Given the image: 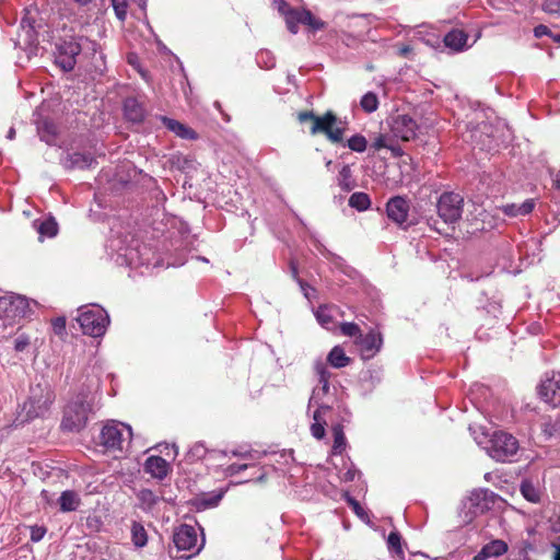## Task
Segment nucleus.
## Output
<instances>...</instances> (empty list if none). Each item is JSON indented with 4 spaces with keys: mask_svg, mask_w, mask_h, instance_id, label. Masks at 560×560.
Wrapping results in <instances>:
<instances>
[{
    "mask_svg": "<svg viewBox=\"0 0 560 560\" xmlns=\"http://www.w3.org/2000/svg\"><path fill=\"white\" fill-rule=\"evenodd\" d=\"M52 329L56 335H63L66 330V319L63 317H57L52 320Z\"/></svg>",
    "mask_w": 560,
    "mask_h": 560,
    "instance_id": "47",
    "label": "nucleus"
},
{
    "mask_svg": "<svg viewBox=\"0 0 560 560\" xmlns=\"http://www.w3.org/2000/svg\"><path fill=\"white\" fill-rule=\"evenodd\" d=\"M508 551V544L501 539H494L485 545L474 557V560H487L491 557L502 556Z\"/></svg>",
    "mask_w": 560,
    "mask_h": 560,
    "instance_id": "21",
    "label": "nucleus"
},
{
    "mask_svg": "<svg viewBox=\"0 0 560 560\" xmlns=\"http://www.w3.org/2000/svg\"><path fill=\"white\" fill-rule=\"evenodd\" d=\"M161 120L170 131L174 132L176 136L183 139L195 140L198 138V135L190 127L182 124L178 120L165 116H162Z\"/></svg>",
    "mask_w": 560,
    "mask_h": 560,
    "instance_id": "22",
    "label": "nucleus"
},
{
    "mask_svg": "<svg viewBox=\"0 0 560 560\" xmlns=\"http://www.w3.org/2000/svg\"><path fill=\"white\" fill-rule=\"evenodd\" d=\"M411 51V48L409 46H404L399 49V54L404 57L408 56V54Z\"/></svg>",
    "mask_w": 560,
    "mask_h": 560,
    "instance_id": "57",
    "label": "nucleus"
},
{
    "mask_svg": "<svg viewBox=\"0 0 560 560\" xmlns=\"http://www.w3.org/2000/svg\"><path fill=\"white\" fill-rule=\"evenodd\" d=\"M276 3L278 5L279 12L284 16L285 21L288 12L295 11V9L290 8V5L284 0H277Z\"/></svg>",
    "mask_w": 560,
    "mask_h": 560,
    "instance_id": "51",
    "label": "nucleus"
},
{
    "mask_svg": "<svg viewBox=\"0 0 560 560\" xmlns=\"http://www.w3.org/2000/svg\"><path fill=\"white\" fill-rule=\"evenodd\" d=\"M139 499L143 503L149 504V505H154L158 502L156 494L152 490H149V489L141 490L139 493Z\"/></svg>",
    "mask_w": 560,
    "mask_h": 560,
    "instance_id": "43",
    "label": "nucleus"
},
{
    "mask_svg": "<svg viewBox=\"0 0 560 560\" xmlns=\"http://www.w3.org/2000/svg\"><path fill=\"white\" fill-rule=\"evenodd\" d=\"M340 330L345 336L355 337V339H358L361 334L360 327L354 323H342L340 325Z\"/></svg>",
    "mask_w": 560,
    "mask_h": 560,
    "instance_id": "41",
    "label": "nucleus"
},
{
    "mask_svg": "<svg viewBox=\"0 0 560 560\" xmlns=\"http://www.w3.org/2000/svg\"><path fill=\"white\" fill-rule=\"evenodd\" d=\"M77 320L84 335L101 337L106 332L109 316L105 310L94 305L92 308H81Z\"/></svg>",
    "mask_w": 560,
    "mask_h": 560,
    "instance_id": "7",
    "label": "nucleus"
},
{
    "mask_svg": "<svg viewBox=\"0 0 560 560\" xmlns=\"http://www.w3.org/2000/svg\"><path fill=\"white\" fill-rule=\"evenodd\" d=\"M37 231L42 236L54 237L58 232V225L55 220L48 219L39 224Z\"/></svg>",
    "mask_w": 560,
    "mask_h": 560,
    "instance_id": "38",
    "label": "nucleus"
},
{
    "mask_svg": "<svg viewBox=\"0 0 560 560\" xmlns=\"http://www.w3.org/2000/svg\"><path fill=\"white\" fill-rule=\"evenodd\" d=\"M371 205L370 197L365 192H353L349 198V206L359 211L366 210Z\"/></svg>",
    "mask_w": 560,
    "mask_h": 560,
    "instance_id": "34",
    "label": "nucleus"
},
{
    "mask_svg": "<svg viewBox=\"0 0 560 560\" xmlns=\"http://www.w3.org/2000/svg\"><path fill=\"white\" fill-rule=\"evenodd\" d=\"M275 66V60L273 58H269L268 61H266V68H272Z\"/></svg>",
    "mask_w": 560,
    "mask_h": 560,
    "instance_id": "60",
    "label": "nucleus"
},
{
    "mask_svg": "<svg viewBox=\"0 0 560 560\" xmlns=\"http://www.w3.org/2000/svg\"><path fill=\"white\" fill-rule=\"evenodd\" d=\"M31 302L21 295L0 298V326H14L21 318L30 315Z\"/></svg>",
    "mask_w": 560,
    "mask_h": 560,
    "instance_id": "5",
    "label": "nucleus"
},
{
    "mask_svg": "<svg viewBox=\"0 0 560 560\" xmlns=\"http://www.w3.org/2000/svg\"><path fill=\"white\" fill-rule=\"evenodd\" d=\"M247 467H248L247 464H240V465L232 464V465H230V466H228L225 468V475L226 476H234V475H236V474L247 469Z\"/></svg>",
    "mask_w": 560,
    "mask_h": 560,
    "instance_id": "48",
    "label": "nucleus"
},
{
    "mask_svg": "<svg viewBox=\"0 0 560 560\" xmlns=\"http://www.w3.org/2000/svg\"><path fill=\"white\" fill-rule=\"evenodd\" d=\"M80 55V46L75 39L63 40L56 46L55 61L66 72L71 71Z\"/></svg>",
    "mask_w": 560,
    "mask_h": 560,
    "instance_id": "13",
    "label": "nucleus"
},
{
    "mask_svg": "<svg viewBox=\"0 0 560 560\" xmlns=\"http://www.w3.org/2000/svg\"><path fill=\"white\" fill-rule=\"evenodd\" d=\"M555 186L556 188L560 189V172L556 175Z\"/></svg>",
    "mask_w": 560,
    "mask_h": 560,
    "instance_id": "59",
    "label": "nucleus"
},
{
    "mask_svg": "<svg viewBox=\"0 0 560 560\" xmlns=\"http://www.w3.org/2000/svg\"><path fill=\"white\" fill-rule=\"evenodd\" d=\"M144 470L151 477L162 480L170 472V464L161 456H150L144 463Z\"/></svg>",
    "mask_w": 560,
    "mask_h": 560,
    "instance_id": "18",
    "label": "nucleus"
},
{
    "mask_svg": "<svg viewBox=\"0 0 560 560\" xmlns=\"http://www.w3.org/2000/svg\"><path fill=\"white\" fill-rule=\"evenodd\" d=\"M37 130L40 139L46 143L51 144L55 141L57 126L52 121L48 119L42 120L38 124Z\"/></svg>",
    "mask_w": 560,
    "mask_h": 560,
    "instance_id": "28",
    "label": "nucleus"
},
{
    "mask_svg": "<svg viewBox=\"0 0 560 560\" xmlns=\"http://www.w3.org/2000/svg\"><path fill=\"white\" fill-rule=\"evenodd\" d=\"M94 404L95 395L93 393L79 394L65 408L61 429L70 432L81 431L86 425L90 413L93 412Z\"/></svg>",
    "mask_w": 560,
    "mask_h": 560,
    "instance_id": "3",
    "label": "nucleus"
},
{
    "mask_svg": "<svg viewBox=\"0 0 560 560\" xmlns=\"http://www.w3.org/2000/svg\"><path fill=\"white\" fill-rule=\"evenodd\" d=\"M206 453V447L202 444L197 443L190 448L189 456L194 459H201L205 457Z\"/></svg>",
    "mask_w": 560,
    "mask_h": 560,
    "instance_id": "46",
    "label": "nucleus"
},
{
    "mask_svg": "<svg viewBox=\"0 0 560 560\" xmlns=\"http://www.w3.org/2000/svg\"><path fill=\"white\" fill-rule=\"evenodd\" d=\"M347 501H348L349 505L352 508V510L354 511V513L359 517L363 518L365 515V512H364L363 508L359 504V502L353 498H348Z\"/></svg>",
    "mask_w": 560,
    "mask_h": 560,
    "instance_id": "50",
    "label": "nucleus"
},
{
    "mask_svg": "<svg viewBox=\"0 0 560 560\" xmlns=\"http://www.w3.org/2000/svg\"><path fill=\"white\" fill-rule=\"evenodd\" d=\"M126 118L132 122H141L145 116V108L136 97H127L124 102Z\"/></svg>",
    "mask_w": 560,
    "mask_h": 560,
    "instance_id": "20",
    "label": "nucleus"
},
{
    "mask_svg": "<svg viewBox=\"0 0 560 560\" xmlns=\"http://www.w3.org/2000/svg\"><path fill=\"white\" fill-rule=\"evenodd\" d=\"M330 311L331 307L324 305L319 306L315 313L318 323L325 328H328L329 325L332 323V316L330 314Z\"/></svg>",
    "mask_w": 560,
    "mask_h": 560,
    "instance_id": "39",
    "label": "nucleus"
},
{
    "mask_svg": "<svg viewBox=\"0 0 560 560\" xmlns=\"http://www.w3.org/2000/svg\"><path fill=\"white\" fill-rule=\"evenodd\" d=\"M338 184L341 189L349 191L354 187L349 165H343L338 175Z\"/></svg>",
    "mask_w": 560,
    "mask_h": 560,
    "instance_id": "35",
    "label": "nucleus"
},
{
    "mask_svg": "<svg viewBox=\"0 0 560 560\" xmlns=\"http://www.w3.org/2000/svg\"><path fill=\"white\" fill-rule=\"evenodd\" d=\"M30 345L27 336L21 335L15 339L14 349L19 352L23 351Z\"/></svg>",
    "mask_w": 560,
    "mask_h": 560,
    "instance_id": "49",
    "label": "nucleus"
},
{
    "mask_svg": "<svg viewBox=\"0 0 560 560\" xmlns=\"http://www.w3.org/2000/svg\"><path fill=\"white\" fill-rule=\"evenodd\" d=\"M498 495L488 489H477L470 492L463 504V522L469 524L480 514H483L492 508Z\"/></svg>",
    "mask_w": 560,
    "mask_h": 560,
    "instance_id": "8",
    "label": "nucleus"
},
{
    "mask_svg": "<svg viewBox=\"0 0 560 560\" xmlns=\"http://www.w3.org/2000/svg\"><path fill=\"white\" fill-rule=\"evenodd\" d=\"M327 361L331 366L341 369L349 364L350 358L346 355L342 348L336 346L328 353Z\"/></svg>",
    "mask_w": 560,
    "mask_h": 560,
    "instance_id": "29",
    "label": "nucleus"
},
{
    "mask_svg": "<svg viewBox=\"0 0 560 560\" xmlns=\"http://www.w3.org/2000/svg\"><path fill=\"white\" fill-rule=\"evenodd\" d=\"M231 454L233 456H236V457H240V458H244V459H249V458H254V453L253 451H240V450H233L231 451Z\"/></svg>",
    "mask_w": 560,
    "mask_h": 560,
    "instance_id": "52",
    "label": "nucleus"
},
{
    "mask_svg": "<svg viewBox=\"0 0 560 560\" xmlns=\"http://www.w3.org/2000/svg\"><path fill=\"white\" fill-rule=\"evenodd\" d=\"M355 345L359 347L362 359H372L383 346L382 334L374 329H371L366 335L360 334L355 339Z\"/></svg>",
    "mask_w": 560,
    "mask_h": 560,
    "instance_id": "16",
    "label": "nucleus"
},
{
    "mask_svg": "<svg viewBox=\"0 0 560 560\" xmlns=\"http://www.w3.org/2000/svg\"><path fill=\"white\" fill-rule=\"evenodd\" d=\"M300 122L312 121L311 133H324L332 143L343 140L347 122L339 120L337 116L327 112L323 116H316L313 112H301L298 114Z\"/></svg>",
    "mask_w": 560,
    "mask_h": 560,
    "instance_id": "4",
    "label": "nucleus"
},
{
    "mask_svg": "<svg viewBox=\"0 0 560 560\" xmlns=\"http://www.w3.org/2000/svg\"><path fill=\"white\" fill-rule=\"evenodd\" d=\"M21 27L25 31L28 42L34 40L35 27L31 22V19L24 16L21 21Z\"/></svg>",
    "mask_w": 560,
    "mask_h": 560,
    "instance_id": "44",
    "label": "nucleus"
},
{
    "mask_svg": "<svg viewBox=\"0 0 560 560\" xmlns=\"http://www.w3.org/2000/svg\"><path fill=\"white\" fill-rule=\"evenodd\" d=\"M464 198L456 192H443L436 202L439 217L447 224H453L462 218Z\"/></svg>",
    "mask_w": 560,
    "mask_h": 560,
    "instance_id": "9",
    "label": "nucleus"
},
{
    "mask_svg": "<svg viewBox=\"0 0 560 560\" xmlns=\"http://www.w3.org/2000/svg\"><path fill=\"white\" fill-rule=\"evenodd\" d=\"M518 441L510 433L495 431L490 436L485 450L498 462H511L517 454Z\"/></svg>",
    "mask_w": 560,
    "mask_h": 560,
    "instance_id": "6",
    "label": "nucleus"
},
{
    "mask_svg": "<svg viewBox=\"0 0 560 560\" xmlns=\"http://www.w3.org/2000/svg\"><path fill=\"white\" fill-rule=\"evenodd\" d=\"M387 547L392 556L397 560H404L405 553L401 545V536L398 532H392L387 537Z\"/></svg>",
    "mask_w": 560,
    "mask_h": 560,
    "instance_id": "27",
    "label": "nucleus"
},
{
    "mask_svg": "<svg viewBox=\"0 0 560 560\" xmlns=\"http://www.w3.org/2000/svg\"><path fill=\"white\" fill-rule=\"evenodd\" d=\"M332 435H334L332 453L341 454L346 448L347 442H346L343 429L340 424H336L332 427Z\"/></svg>",
    "mask_w": 560,
    "mask_h": 560,
    "instance_id": "32",
    "label": "nucleus"
},
{
    "mask_svg": "<svg viewBox=\"0 0 560 560\" xmlns=\"http://www.w3.org/2000/svg\"><path fill=\"white\" fill-rule=\"evenodd\" d=\"M95 163V159L91 153L73 152L68 154L63 164L68 168H90Z\"/></svg>",
    "mask_w": 560,
    "mask_h": 560,
    "instance_id": "23",
    "label": "nucleus"
},
{
    "mask_svg": "<svg viewBox=\"0 0 560 560\" xmlns=\"http://www.w3.org/2000/svg\"><path fill=\"white\" fill-rule=\"evenodd\" d=\"M58 502L60 505V511L72 512L79 508L81 499L75 491L66 490L60 494Z\"/></svg>",
    "mask_w": 560,
    "mask_h": 560,
    "instance_id": "25",
    "label": "nucleus"
},
{
    "mask_svg": "<svg viewBox=\"0 0 560 560\" xmlns=\"http://www.w3.org/2000/svg\"><path fill=\"white\" fill-rule=\"evenodd\" d=\"M553 39H555L556 42H560V34L555 35V36H553Z\"/></svg>",
    "mask_w": 560,
    "mask_h": 560,
    "instance_id": "61",
    "label": "nucleus"
},
{
    "mask_svg": "<svg viewBox=\"0 0 560 560\" xmlns=\"http://www.w3.org/2000/svg\"><path fill=\"white\" fill-rule=\"evenodd\" d=\"M223 492H219L215 495H212L210 499L206 501L207 506H215L222 499Z\"/></svg>",
    "mask_w": 560,
    "mask_h": 560,
    "instance_id": "54",
    "label": "nucleus"
},
{
    "mask_svg": "<svg viewBox=\"0 0 560 560\" xmlns=\"http://www.w3.org/2000/svg\"><path fill=\"white\" fill-rule=\"evenodd\" d=\"M112 5L117 19L124 21L127 15L128 0H112Z\"/></svg>",
    "mask_w": 560,
    "mask_h": 560,
    "instance_id": "40",
    "label": "nucleus"
},
{
    "mask_svg": "<svg viewBox=\"0 0 560 560\" xmlns=\"http://www.w3.org/2000/svg\"><path fill=\"white\" fill-rule=\"evenodd\" d=\"M535 207L534 199H527L521 205L509 203L502 207L504 214L509 217L526 215L533 211Z\"/></svg>",
    "mask_w": 560,
    "mask_h": 560,
    "instance_id": "26",
    "label": "nucleus"
},
{
    "mask_svg": "<svg viewBox=\"0 0 560 560\" xmlns=\"http://www.w3.org/2000/svg\"><path fill=\"white\" fill-rule=\"evenodd\" d=\"M268 58H270L269 54L267 51H261L257 56V61H258V63H260L261 61H264L266 63V61H268Z\"/></svg>",
    "mask_w": 560,
    "mask_h": 560,
    "instance_id": "56",
    "label": "nucleus"
},
{
    "mask_svg": "<svg viewBox=\"0 0 560 560\" xmlns=\"http://www.w3.org/2000/svg\"><path fill=\"white\" fill-rule=\"evenodd\" d=\"M54 400V394L47 385L36 384L31 386L30 396L23 404L21 411L8 428H19L24 423L44 417Z\"/></svg>",
    "mask_w": 560,
    "mask_h": 560,
    "instance_id": "2",
    "label": "nucleus"
},
{
    "mask_svg": "<svg viewBox=\"0 0 560 560\" xmlns=\"http://www.w3.org/2000/svg\"><path fill=\"white\" fill-rule=\"evenodd\" d=\"M131 540L137 548H142L148 542V534L144 526L139 522H132Z\"/></svg>",
    "mask_w": 560,
    "mask_h": 560,
    "instance_id": "30",
    "label": "nucleus"
},
{
    "mask_svg": "<svg viewBox=\"0 0 560 560\" xmlns=\"http://www.w3.org/2000/svg\"><path fill=\"white\" fill-rule=\"evenodd\" d=\"M540 398L552 407L560 406V373L546 374L538 386Z\"/></svg>",
    "mask_w": 560,
    "mask_h": 560,
    "instance_id": "14",
    "label": "nucleus"
},
{
    "mask_svg": "<svg viewBox=\"0 0 560 560\" xmlns=\"http://www.w3.org/2000/svg\"><path fill=\"white\" fill-rule=\"evenodd\" d=\"M302 289H303L304 291H306V290H305V288H304L303 285H302ZM305 296H307V298H308V293H307V292H305Z\"/></svg>",
    "mask_w": 560,
    "mask_h": 560,
    "instance_id": "62",
    "label": "nucleus"
},
{
    "mask_svg": "<svg viewBox=\"0 0 560 560\" xmlns=\"http://www.w3.org/2000/svg\"><path fill=\"white\" fill-rule=\"evenodd\" d=\"M410 210L409 200L401 196L390 198L386 203V213L389 220L402 229H407L408 214Z\"/></svg>",
    "mask_w": 560,
    "mask_h": 560,
    "instance_id": "15",
    "label": "nucleus"
},
{
    "mask_svg": "<svg viewBox=\"0 0 560 560\" xmlns=\"http://www.w3.org/2000/svg\"><path fill=\"white\" fill-rule=\"evenodd\" d=\"M173 541L178 550L192 551L194 555L203 547V540L200 544L198 541L196 528L187 524L180 525L175 530Z\"/></svg>",
    "mask_w": 560,
    "mask_h": 560,
    "instance_id": "11",
    "label": "nucleus"
},
{
    "mask_svg": "<svg viewBox=\"0 0 560 560\" xmlns=\"http://www.w3.org/2000/svg\"><path fill=\"white\" fill-rule=\"evenodd\" d=\"M125 433L128 438H131V428L120 422H108L106 423L100 434V443L106 450L121 451L122 444L126 441Z\"/></svg>",
    "mask_w": 560,
    "mask_h": 560,
    "instance_id": "10",
    "label": "nucleus"
},
{
    "mask_svg": "<svg viewBox=\"0 0 560 560\" xmlns=\"http://www.w3.org/2000/svg\"><path fill=\"white\" fill-rule=\"evenodd\" d=\"M360 105L364 112L373 113L378 107V98L375 93L368 92L362 96Z\"/></svg>",
    "mask_w": 560,
    "mask_h": 560,
    "instance_id": "37",
    "label": "nucleus"
},
{
    "mask_svg": "<svg viewBox=\"0 0 560 560\" xmlns=\"http://www.w3.org/2000/svg\"><path fill=\"white\" fill-rule=\"evenodd\" d=\"M77 45L80 46V54L93 57L97 52L100 46L96 42L89 39L88 37L81 36L77 40Z\"/></svg>",
    "mask_w": 560,
    "mask_h": 560,
    "instance_id": "33",
    "label": "nucleus"
},
{
    "mask_svg": "<svg viewBox=\"0 0 560 560\" xmlns=\"http://www.w3.org/2000/svg\"><path fill=\"white\" fill-rule=\"evenodd\" d=\"M371 148L375 151L387 149L392 152L393 156H400L402 154L401 148L394 140V135L376 133L372 139Z\"/></svg>",
    "mask_w": 560,
    "mask_h": 560,
    "instance_id": "19",
    "label": "nucleus"
},
{
    "mask_svg": "<svg viewBox=\"0 0 560 560\" xmlns=\"http://www.w3.org/2000/svg\"><path fill=\"white\" fill-rule=\"evenodd\" d=\"M14 137H15V129H14L13 127H11V128L9 129V131H8L7 138H8L9 140H13V139H14Z\"/></svg>",
    "mask_w": 560,
    "mask_h": 560,
    "instance_id": "58",
    "label": "nucleus"
},
{
    "mask_svg": "<svg viewBox=\"0 0 560 560\" xmlns=\"http://www.w3.org/2000/svg\"><path fill=\"white\" fill-rule=\"evenodd\" d=\"M553 550L551 553L552 560H560V545L552 544Z\"/></svg>",
    "mask_w": 560,
    "mask_h": 560,
    "instance_id": "55",
    "label": "nucleus"
},
{
    "mask_svg": "<svg viewBox=\"0 0 560 560\" xmlns=\"http://www.w3.org/2000/svg\"><path fill=\"white\" fill-rule=\"evenodd\" d=\"M520 490L527 501L532 503L539 502L540 491L530 480H523Z\"/></svg>",
    "mask_w": 560,
    "mask_h": 560,
    "instance_id": "31",
    "label": "nucleus"
},
{
    "mask_svg": "<svg viewBox=\"0 0 560 560\" xmlns=\"http://www.w3.org/2000/svg\"><path fill=\"white\" fill-rule=\"evenodd\" d=\"M46 532L47 530L44 526H37V525L31 526V540L33 542L40 541L44 538Z\"/></svg>",
    "mask_w": 560,
    "mask_h": 560,
    "instance_id": "45",
    "label": "nucleus"
},
{
    "mask_svg": "<svg viewBox=\"0 0 560 560\" xmlns=\"http://www.w3.org/2000/svg\"><path fill=\"white\" fill-rule=\"evenodd\" d=\"M542 10L548 14H560V0H544Z\"/></svg>",
    "mask_w": 560,
    "mask_h": 560,
    "instance_id": "42",
    "label": "nucleus"
},
{
    "mask_svg": "<svg viewBox=\"0 0 560 560\" xmlns=\"http://www.w3.org/2000/svg\"><path fill=\"white\" fill-rule=\"evenodd\" d=\"M418 130L417 122L408 115H397L392 119L390 131L394 137L402 141H410L416 138Z\"/></svg>",
    "mask_w": 560,
    "mask_h": 560,
    "instance_id": "17",
    "label": "nucleus"
},
{
    "mask_svg": "<svg viewBox=\"0 0 560 560\" xmlns=\"http://www.w3.org/2000/svg\"><path fill=\"white\" fill-rule=\"evenodd\" d=\"M299 24L306 25L314 32L325 27V23L306 9H295V11L288 12L287 27L292 34L298 33Z\"/></svg>",
    "mask_w": 560,
    "mask_h": 560,
    "instance_id": "12",
    "label": "nucleus"
},
{
    "mask_svg": "<svg viewBox=\"0 0 560 560\" xmlns=\"http://www.w3.org/2000/svg\"><path fill=\"white\" fill-rule=\"evenodd\" d=\"M314 372L317 376L318 385L313 388L312 395L308 400V407L312 405H316L317 409L313 415V423L311 425L312 435L322 440L325 436L327 425L326 413L330 411L331 407L324 402V397L329 394V378L330 372L327 368V364L322 360H316L314 362Z\"/></svg>",
    "mask_w": 560,
    "mask_h": 560,
    "instance_id": "1",
    "label": "nucleus"
},
{
    "mask_svg": "<svg viewBox=\"0 0 560 560\" xmlns=\"http://www.w3.org/2000/svg\"><path fill=\"white\" fill-rule=\"evenodd\" d=\"M347 147L353 152L362 153L368 148V140L364 136L357 133L348 139Z\"/></svg>",
    "mask_w": 560,
    "mask_h": 560,
    "instance_id": "36",
    "label": "nucleus"
},
{
    "mask_svg": "<svg viewBox=\"0 0 560 560\" xmlns=\"http://www.w3.org/2000/svg\"><path fill=\"white\" fill-rule=\"evenodd\" d=\"M468 36L462 30H452L444 37V44L446 47L459 51L465 48Z\"/></svg>",
    "mask_w": 560,
    "mask_h": 560,
    "instance_id": "24",
    "label": "nucleus"
},
{
    "mask_svg": "<svg viewBox=\"0 0 560 560\" xmlns=\"http://www.w3.org/2000/svg\"><path fill=\"white\" fill-rule=\"evenodd\" d=\"M534 34H535L536 37L539 38V37H542L545 35H550V31H549V28L546 25L540 24V25H538V26H536L534 28Z\"/></svg>",
    "mask_w": 560,
    "mask_h": 560,
    "instance_id": "53",
    "label": "nucleus"
}]
</instances>
